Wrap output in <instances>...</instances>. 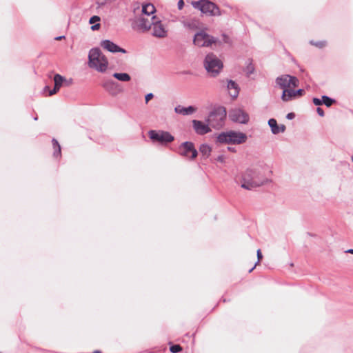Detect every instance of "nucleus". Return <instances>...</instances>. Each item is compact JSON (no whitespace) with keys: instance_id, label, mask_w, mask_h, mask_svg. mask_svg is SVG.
<instances>
[{"instance_id":"1","label":"nucleus","mask_w":353,"mask_h":353,"mask_svg":"<svg viewBox=\"0 0 353 353\" xmlns=\"http://www.w3.org/2000/svg\"><path fill=\"white\" fill-rule=\"evenodd\" d=\"M268 181V179L264 174V168L262 165H256L248 168L243 172L238 183L242 188L252 190L266 184Z\"/></svg>"},{"instance_id":"2","label":"nucleus","mask_w":353,"mask_h":353,"mask_svg":"<svg viewBox=\"0 0 353 353\" xmlns=\"http://www.w3.org/2000/svg\"><path fill=\"white\" fill-rule=\"evenodd\" d=\"M88 65L98 72H104L108 66L106 57L99 48H92L88 54Z\"/></svg>"},{"instance_id":"3","label":"nucleus","mask_w":353,"mask_h":353,"mask_svg":"<svg viewBox=\"0 0 353 353\" xmlns=\"http://www.w3.org/2000/svg\"><path fill=\"white\" fill-rule=\"evenodd\" d=\"M203 65L211 77H216L221 71L223 62L213 53H208L204 59Z\"/></svg>"},{"instance_id":"4","label":"nucleus","mask_w":353,"mask_h":353,"mask_svg":"<svg viewBox=\"0 0 353 353\" xmlns=\"http://www.w3.org/2000/svg\"><path fill=\"white\" fill-rule=\"evenodd\" d=\"M246 140L247 136L245 133L233 130L221 132L217 137V141L221 143L241 144Z\"/></svg>"},{"instance_id":"5","label":"nucleus","mask_w":353,"mask_h":353,"mask_svg":"<svg viewBox=\"0 0 353 353\" xmlns=\"http://www.w3.org/2000/svg\"><path fill=\"white\" fill-rule=\"evenodd\" d=\"M192 4L194 8L199 10L202 13L209 16L221 15L219 8L214 3L209 0L193 1Z\"/></svg>"},{"instance_id":"6","label":"nucleus","mask_w":353,"mask_h":353,"mask_svg":"<svg viewBox=\"0 0 353 353\" xmlns=\"http://www.w3.org/2000/svg\"><path fill=\"white\" fill-rule=\"evenodd\" d=\"M225 117V109L223 107H219L209 114L207 122L212 128L219 129L223 125Z\"/></svg>"},{"instance_id":"7","label":"nucleus","mask_w":353,"mask_h":353,"mask_svg":"<svg viewBox=\"0 0 353 353\" xmlns=\"http://www.w3.org/2000/svg\"><path fill=\"white\" fill-rule=\"evenodd\" d=\"M148 136L153 142H157L161 145H167L174 140V136L164 130H151L148 132Z\"/></svg>"},{"instance_id":"8","label":"nucleus","mask_w":353,"mask_h":353,"mask_svg":"<svg viewBox=\"0 0 353 353\" xmlns=\"http://www.w3.org/2000/svg\"><path fill=\"white\" fill-rule=\"evenodd\" d=\"M217 39L201 30L196 32L193 39V43L198 47H209L217 42Z\"/></svg>"},{"instance_id":"9","label":"nucleus","mask_w":353,"mask_h":353,"mask_svg":"<svg viewBox=\"0 0 353 353\" xmlns=\"http://www.w3.org/2000/svg\"><path fill=\"white\" fill-rule=\"evenodd\" d=\"M152 23L151 29L152 30V36L157 38H165L168 35V30L166 26L156 16L151 17Z\"/></svg>"},{"instance_id":"10","label":"nucleus","mask_w":353,"mask_h":353,"mask_svg":"<svg viewBox=\"0 0 353 353\" xmlns=\"http://www.w3.org/2000/svg\"><path fill=\"white\" fill-rule=\"evenodd\" d=\"M151 19H149L148 17H145L143 15L136 17L132 20V28L141 32H148L151 29Z\"/></svg>"},{"instance_id":"11","label":"nucleus","mask_w":353,"mask_h":353,"mask_svg":"<svg viewBox=\"0 0 353 353\" xmlns=\"http://www.w3.org/2000/svg\"><path fill=\"white\" fill-rule=\"evenodd\" d=\"M179 153L180 155L194 159L198 154V152L194 148V143L190 141H185L181 144L179 148Z\"/></svg>"},{"instance_id":"12","label":"nucleus","mask_w":353,"mask_h":353,"mask_svg":"<svg viewBox=\"0 0 353 353\" xmlns=\"http://www.w3.org/2000/svg\"><path fill=\"white\" fill-rule=\"evenodd\" d=\"M230 119L236 123L245 124L249 121V115L245 111L239 108H235L230 111Z\"/></svg>"},{"instance_id":"13","label":"nucleus","mask_w":353,"mask_h":353,"mask_svg":"<svg viewBox=\"0 0 353 353\" xmlns=\"http://www.w3.org/2000/svg\"><path fill=\"white\" fill-rule=\"evenodd\" d=\"M100 46L103 49L106 50L107 51H108L110 52H112V53L121 52L123 54L127 52V51L125 49L119 47L116 43H114V42H112V41L108 40V39L101 41Z\"/></svg>"},{"instance_id":"14","label":"nucleus","mask_w":353,"mask_h":353,"mask_svg":"<svg viewBox=\"0 0 353 353\" xmlns=\"http://www.w3.org/2000/svg\"><path fill=\"white\" fill-rule=\"evenodd\" d=\"M192 125L194 130L198 134L203 135L211 131L209 125L205 124L201 121L193 120Z\"/></svg>"},{"instance_id":"15","label":"nucleus","mask_w":353,"mask_h":353,"mask_svg":"<svg viewBox=\"0 0 353 353\" xmlns=\"http://www.w3.org/2000/svg\"><path fill=\"white\" fill-rule=\"evenodd\" d=\"M227 89L229 95L232 99H236L238 97L239 94V87L235 81L228 80Z\"/></svg>"},{"instance_id":"16","label":"nucleus","mask_w":353,"mask_h":353,"mask_svg":"<svg viewBox=\"0 0 353 353\" xmlns=\"http://www.w3.org/2000/svg\"><path fill=\"white\" fill-rule=\"evenodd\" d=\"M183 27L190 30H195L199 28V21L196 19H186L181 21Z\"/></svg>"},{"instance_id":"17","label":"nucleus","mask_w":353,"mask_h":353,"mask_svg":"<svg viewBox=\"0 0 353 353\" xmlns=\"http://www.w3.org/2000/svg\"><path fill=\"white\" fill-rule=\"evenodd\" d=\"M268 125L271 128V131L274 134H278L280 132H284L286 128L284 125H278L276 120L274 119H270L268 121Z\"/></svg>"},{"instance_id":"18","label":"nucleus","mask_w":353,"mask_h":353,"mask_svg":"<svg viewBox=\"0 0 353 353\" xmlns=\"http://www.w3.org/2000/svg\"><path fill=\"white\" fill-rule=\"evenodd\" d=\"M196 111V108L192 105L188 107H183L180 105H177L174 108V112L176 114H181L183 116L192 114Z\"/></svg>"},{"instance_id":"19","label":"nucleus","mask_w":353,"mask_h":353,"mask_svg":"<svg viewBox=\"0 0 353 353\" xmlns=\"http://www.w3.org/2000/svg\"><path fill=\"white\" fill-rule=\"evenodd\" d=\"M288 79H290V75L289 74H283V75L278 77L276 79V83L283 91L284 90H287L288 88H289Z\"/></svg>"},{"instance_id":"20","label":"nucleus","mask_w":353,"mask_h":353,"mask_svg":"<svg viewBox=\"0 0 353 353\" xmlns=\"http://www.w3.org/2000/svg\"><path fill=\"white\" fill-rule=\"evenodd\" d=\"M103 87L112 94H115L118 91L119 84L112 80H108L103 83Z\"/></svg>"},{"instance_id":"21","label":"nucleus","mask_w":353,"mask_h":353,"mask_svg":"<svg viewBox=\"0 0 353 353\" xmlns=\"http://www.w3.org/2000/svg\"><path fill=\"white\" fill-rule=\"evenodd\" d=\"M295 98H296L295 90H294L292 89L288 88L287 90H284L283 91V93L281 95V99L283 101H291Z\"/></svg>"},{"instance_id":"22","label":"nucleus","mask_w":353,"mask_h":353,"mask_svg":"<svg viewBox=\"0 0 353 353\" xmlns=\"http://www.w3.org/2000/svg\"><path fill=\"white\" fill-rule=\"evenodd\" d=\"M156 12L155 7L152 3H146L142 6V13L148 17Z\"/></svg>"},{"instance_id":"23","label":"nucleus","mask_w":353,"mask_h":353,"mask_svg":"<svg viewBox=\"0 0 353 353\" xmlns=\"http://www.w3.org/2000/svg\"><path fill=\"white\" fill-rule=\"evenodd\" d=\"M52 147L54 149L53 156L55 158L61 157V146L56 139H52Z\"/></svg>"},{"instance_id":"24","label":"nucleus","mask_w":353,"mask_h":353,"mask_svg":"<svg viewBox=\"0 0 353 353\" xmlns=\"http://www.w3.org/2000/svg\"><path fill=\"white\" fill-rule=\"evenodd\" d=\"M115 79L121 81H129L131 79L130 76L128 73L115 72L112 75Z\"/></svg>"},{"instance_id":"25","label":"nucleus","mask_w":353,"mask_h":353,"mask_svg":"<svg viewBox=\"0 0 353 353\" xmlns=\"http://www.w3.org/2000/svg\"><path fill=\"white\" fill-rule=\"evenodd\" d=\"M200 152L206 157H209L211 152V148L208 144H202L199 148Z\"/></svg>"},{"instance_id":"26","label":"nucleus","mask_w":353,"mask_h":353,"mask_svg":"<svg viewBox=\"0 0 353 353\" xmlns=\"http://www.w3.org/2000/svg\"><path fill=\"white\" fill-rule=\"evenodd\" d=\"M66 79L61 75L59 74H56L54 76V83L56 84V85H59L60 87L62 86L64 81H65Z\"/></svg>"},{"instance_id":"27","label":"nucleus","mask_w":353,"mask_h":353,"mask_svg":"<svg viewBox=\"0 0 353 353\" xmlns=\"http://www.w3.org/2000/svg\"><path fill=\"white\" fill-rule=\"evenodd\" d=\"M322 102L323 104L325 105L327 107H330L335 103V100L326 95H323L322 96Z\"/></svg>"},{"instance_id":"28","label":"nucleus","mask_w":353,"mask_h":353,"mask_svg":"<svg viewBox=\"0 0 353 353\" xmlns=\"http://www.w3.org/2000/svg\"><path fill=\"white\" fill-rule=\"evenodd\" d=\"M288 81H290L288 82L289 88H296L299 85V81L296 77L294 76L290 75V79H288Z\"/></svg>"},{"instance_id":"29","label":"nucleus","mask_w":353,"mask_h":353,"mask_svg":"<svg viewBox=\"0 0 353 353\" xmlns=\"http://www.w3.org/2000/svg\"><path fill=\"white\" fill-rule=\"evenodd\" d=\"M310 43L312 46H316L318 48H323L327 46V41H314L311 40L310 41Z\"/></svg>"},{"instance_id":"30","label":"nucleus","mask_w":353,"mask_h":353,"mask_svg":"<svg viewBox=\"0 0 353 353\" xmlns=\"http://www.w3.org/2000/svg\"><path fill=\"white\" fill-rule=\"evenodd\" d=\"M245 71L248 77H249L251 74H252L254 72V67L252 63H249V64H248Z\"/></svg>"},{"instance_id":"31","label":"nucleus","mask_w":353,"mask_h":353,"mask_svg":"<svg viewBox=\"0 0 353 353\" xmlns=\"http://www.w3.org/2000/svg\"><path fill=\"white\" fill-rule=\"evenodd\" d=\"M182 350V347L179 345H172L170 347V351L172 353H178Z\"/></svg>"},{"instance_id":"32","label":"nucleus","mask_w":353,"mask_h":353,"mask_svg":"<svg viewBox=\"0 0 353 353\" xmlns=\"http://www.w3.org/2000/svg\"><path fill=\"white\" fill-rule=\"evenodd\" d=\"M256 254H257V259H258V261L257 262L255 263L254 266L253 268H252L250 270H249V272H251L256 267V265L259 263L260 260L262 259L263 256H262V253L261 252V250L259 249L256 252Z\"/></svg>"},{"instance_id":"33","label":"nucleus","mask_w":353,"mask_h":353,"mask_svg":"<svg viewBox=\"0 0 353 353\" xmlns=\"http://www.w3.org/2000/svg\"><path fill=\"white\" fill-rule=\"evenodd\" d=\"M101 19L99 16H97V15H94V16H92V17H90V20H89V23L90 24H94V23H97L99 21H100Z\"/></svg>"},{"instance_id":"34","label":"nucleus","mask_w":353,"mask_h":353,"mask_svg":"<svg viewBox=\"0 0 353 353\" xmlns=\"http://www.w3.org/2000/svg\"><path fill=\"white\" fill-rule=\"evenodd\" d=\"M60 88L61 87L59 85H56V84H54V88L52 90H50L49 95L52 96L56 94L59 90Z\"/></svg>"},{"instance_id":"35","label":"nucleus","mask_w":353,"mask_h":353,"mask_svg":"<svg viewBox=\"0 0 353 353\" xmlns=\"http://www.w3.org/2000/svg\"><path fill=\"white\" fill-rule=\"evenodd\" d=\"M312 102L315 105H321L323 104L322 99L316 97L313 98Z\"/></svg>"},{"instance_id":"36","label":"nucleus","mask_w":353,"mask_h":353,"mask_svg":"<svg viewBox=\"0 0 353 353\" xmlns=\"http://www.w3.org/2000/svg\"><path fill=\"white\" fill-rule=\"evenodd\" d=\"M114 0H97V4L99 6H104L105 3H107L108 2H112Z\"/></svg>"},{"instance_id":"37","label":"nucleus","mask_w":353,"mask_h":353,"mask_svg":"<svg viewBox=\"0 0 353 353\" xmlns=\"http://www.w3.org/2000/svg\"><path fill=\"white\" fill-rule=\"evenodd\" d=\"M305 93V91L303 89H299L297 90H295V96L296 98L299 96H302Z\"/></svg>"},{"instance_id":"38","label":"nucleus","mask_w":353,"mask_h":353,"mask_svg":"<svg viewBox=\"0 0 353 353\" xmlns=\"http://www.w3.org/2000/svg\"><path fill=\"white\" fill-rule=\"evenodd\" d=\"M154 97V95L152 93H148L145 95V103H148V101L150 100H151L152 98Z\"/></svg>"},{"instance_id":"39","label":"nucleus","mask_w":353,"mask_h":353,"mask_svg":"<svg viewBox=\"0 0 353 353\" xmlns=\"http://www.w3.org/2000/svg\"><path fill=\"white\" fill-rule=\"evenodd\" d=\"M100 26H101L100 23H97L92 25L91 26V29H92V30H94V31L98 30L100 28Z\"/></svg>"},{"instance_id":"40","label":"nucleus","mask_w":353,"mask_h":353,"mask_svg":"<svg viewBox=\"0 0 353 353\" xmlns=\"http://www.w3.org/2000/svg\"><path fill=\"white\" fill-rule=\"evenodd\" d=\"M316 112L321 117H323L325 115L324 111L321 108H317Z\"/></svg>"},{"instance_id":"41","label":"nucleus","mask_w":353,"mask_h":353,"mask_svg":"<svg viewBox=\"0 0 353 353\" xmlns=\"http://www.w3.org/2000/svg\"><path fill=\"white\" fill-rule=\"evenodd\" d=\"M178 8L179 10H181L183 6H184V2H183V0H179V2H178Z\"/></svg>"},{"instance_id":"42","label":"nucleus","mask_w":353,"mask_h":353,"mask_svg":"<svg viewBox=\"0 0 353 353\" xmlns=\"http://www.w3.org/2000/svg\"><path fill=\"white\" fill-rule=\"evenodd\" d=\"M216 160L221 163H223L225 161V157L223 155H219Z\"/></svg>"},{"instance_id":"43","label":"nucleus","mask_w":353,"mask_h":353,"mask_svg":"<svg viewBox=\"0 0 353 353\" xmlns=\"http://www.w3.org/2000/svg\"><path fill=\"white\" fill-rule=\"evenodd\" d=\"M295 117V114L293 112L288 113L286 116L288 119H292Z\"/></svg>"},{"instance_id":"44","label":"nucleus","mask_w":353,"mask_h":353,"mask_svg":"<svg viewBox=\"0 0 353 353\" xmlns=\"http://www.w3.org/2000/svg\"><path fill=\"white\" fill-rule=\"evenodd\" d=\"M223 41L225 43H229L230 42V38L225 34H223Z\"/></svg>"},{"instance_id":"45","label":"nucleus","mask_w":353,"mask_h":353,"mask_svg":"<svg viewBox=\"0 0 353 353\" xmlns=\"http://www.w3.org/2000/svg\"><path fill=\"white\" fill-rule=\"evenodd\" d=\"M228 150L229 151H231V152H233L236 151V150H235V148H232V147H228Z\"/></svg>"},{"instance_id":"46","label":"nucleus","mask_w":353,"mask_h":353,"mask_svg":"<svg viewBox=\"0 0 353 353\" xmlns=\"http://www.w3.org/2000/svg\"><path fill=\"white\" fill-rule=\"evenodd\" d=\"M347 253L353 254V249H349L347 251H345Z\"/></svg>"},{"instance_id":"47","label":"nucleus","mask_w":353,"mask_h":353,"mask_svg":"<svg viewBox=\"0 0 353 353\" xmlns=\"http://www.w3.org/2000/svg\"><path fill=\"white\" fill-rule=\"evenodd\" d=\"M63 38H64V36L57 37L56 38V40H61V39H62Z\"/></svg>"},{"instance_id":"48","label":"nucleus","mask_w":353,"mask_h":353,"mask_svg":"<svg viewBox=\"0 0 353 353\" xmlns=\"http://www.w3.org/2000/svg\"><path fill=\"white\" fill-rule=\"evenodd\" d=\"M94 353H101V352L100 350H95Z\"/></svg>"},{"instance_id":"49","label":"nucleus","mask_w":353,"mask_h":353,"mask_svg":"<svg viewBox=\"0 0 353 353\" xmlns=\"http://www.w3.org/2000/svg\"><path fill=\"white\" fill-rule=\"evenodd\" d=\"M47 89H49V87H48V86H46V87H45V90H47Z\"/></svg>"},{"instance_id":"50","label":"nucleus","mask_w":353,"mask_h":353,"mask_svg":"<svg viewBox=\"0 0 353 353\" xmlns=\"http://www.w3.org/2000/svg\"><path fill=\"white\" fill-rule=\"evenodd\" d=\"M351 159H352V163H353V156L352 157V158H351Z\"/></svg>"}]
</instances>
